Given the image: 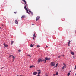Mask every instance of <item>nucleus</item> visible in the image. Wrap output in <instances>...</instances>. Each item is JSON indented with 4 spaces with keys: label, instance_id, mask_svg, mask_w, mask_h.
Returning a JSON list of instances; mask_svg holds the SVG:
<instances>
[{
    "label": "nucleus",
    "instance_id": "1",
    "mask_svg": "<svg viewBox=\"0 0 76 76\" xmlns=\"http://www.w3.org/2000/svg\"><path fill=\"white\" fill-rule=\"evenodd\" d=\"M24 2L25 4H26V5H25V6L24 7V8L26 10V11L27 12V13H28L29 15H30V13H29V12H28V9H27V8L26 7V6H28V4H26V1L25 0H22Z\"/></svg>",
    "mask_w": 76,
    "mask_h": 76
},
{
    "label": "nucleus",
    "instance_id": "2",
    "mask_svg": "<svg viewBox=\"0 0 76 76\" xmlns=\"http://www.w3.org/2000/svg\"><path fill=\"white\" fill-rule=\"evenodd\" d=\"M43 61H44V60L42 59L41 58H39L37 61L38 63H39L40 62H42Z\"/></svg>",
    "mask_w": 76,
    "mask_h": 76
},
{
    "label": "nucleus",
    "instance_id": "3",
    "mask_svg": "<svg viewBox=\"0 0 76 76\" xmlns=\"http://www.w3.org/2000/svg\"><path fill=\"white\" fill-rule=\"evenodd\" d=\"M51 66L54 67L55 66V63L54 62H52L50 64Z\"/></svg>",
    "mask_w": 76,
    "mask_h": 76
},
{
    "label": "nucleus",
    "instance_id": "4",
    "mask_svg": "<svg viewBox=\"0 0 76 76\" xmlns=\"http://www.w3.org/2000/svg\"><path fill=\"white\" fill-rule=\"evenodd\" d=\"M40 18V17L39 16H38L37 17L36 20V21H37L38 20H39V19Z\"/></svg>",
    "mask_w": 76,
    "mask_h": 76
},
{
    "label": "nucleus",
    "instance_id": "5",
    "mask_svg": "<svg viewBox=\"0 0 76 76\" xmlns=\"http://www.w3.org/2000/svg\"><path fill=\"white\" fill-rule=\"evenodd\" d=\"M4 47H5V48H7V47H8V45H7L6 44H4Z\"/></svg>",
    "mask_w": 76,
    "mask_h": 76
},
{
    "label": "nucleus",
    "instance_id": "6",
    "mask_svg": "<svg viewBox=\"0 0 76 76\" xmlns=\"http://www.w3.org/2000/svg\"><path fill=\"white\" fill-rule=\"evenodd\" d=\"M50 59H51V58H48L47 57H46L45 58V60H50Z\"/></svg>",
    "mask_w": 76,
    "mask_h": 76
},
{
    "label": "nucleus",
    "instance_id": "7",
    "mask_svg": "<svg viewBox=\"0 0 76 76\" xmlns=\"http://www.w3.org/2000/svg\"><path fill=\"white\" fill-rule=\"evenodd\" d=\"M33 74L34 75H36L37 74V72H33Z\"/></svg>",
    "mask_w": 76,
    "mask_h": 76
},
{
    "label": "nucleus",
    "instance_id": "8",
    "mask_svg": "<svg viewBox=\"0 0 76 76\" xmlns=\"http://www.w3.org/2000/svg\"><path fill=\"white\" fill-rule=\"evenodd\" d=\"M18 19L15 20V23L16 24H18V21H17Z\"/></svg>",
    "mask_w": 76,
    "mask_h": 76
},
{
    "label": "nucleus",
    "instance_id": "9",
    "mask_svg": "<svg viewBox=\"0 0 76 76\" xmlns=\"http://www.w3.org/2000/svg\"><path fill=\"white\" fill-rule=\"evenodd\" d=\"M35 66H34V65H32L30 66V68H32V67H35Z\"/></svg>",
    "mask_w": 76,
    "mask_h": 76
},
{
    "label": "nucleus",
    "instance_id": "10",
    "mask_svg": "<svg viewBox=\"0 0 76 76\" xmlns=\"http://www.w3.org/2000/svg\"><path fill=\"white\" fill-rule=\"evenodd\" d=\"M72 42V41H69L68 42V46H70V42Z\"/></svg>",
    "mask_w": 76,
    "mask_h": 76
},
{
    "label": "nucleus",
    "instance_id": "11",
    "mask_svg": "<svg viewBox=\"0 0 76 76\" xmlns=\"http://www.w3.org/2000/svg\"><path fill=\"white\" fill-rule=\"evenodd\" d=\"M66 65H64L62 67V69H64V68H66Z\"/></svg>",
    "mask_w": 76,
    "mask_h": 76
},
{
    "label": "nucleus",
    "instance_id": "12",
    "mask_svg": "<svg viewBox=\"0 0 76 76\" xmlns=\"http://www.w3.org/2000/svg\"><path fill=\"white\" fill-rule=\"evenodd\" d=\"M25 15H23L22 17H21V18H25Z\"/></svg>",
    "mask_w": 76,
    "mask_h": 76
},
{
    "label": "nucleus",
    "instance_id": "13",
    "mask_svg": "<svg viewBox=\"0 0 76 76\" xmlns=\"http://www.w3.org/2000/svg\"><path fill=\"white\" fill-rule=\"evenodd\" d=\"M11 44L12 45H13V43H14V41H11Z\"/></svg>",
    "mask_w": 76,
    "mask_h": 76
},
{
    "label": "nucleus",
    "instance_id": "14",
    "mask_svg": "<svg viewBox=\"0 0 76 76\" xmlns=\"http://www.w3.org/2000/svg\"><path fill=\"white\" fill-rule=\"evenodd\" d=\"M71 54H72V55H74V54H75L74 52H71Z\"/></svg>",
    "mask_w": 76,
    "mask_h": 76
},
{
    "label": "nucleus",
    "instance_id": "15",
    "mask_svg": "<svg viewBox=\"0 0 76 76\" xmlns=\"http://www.w3.org/2000/svg\"><path fill=\"white\" fill-rule=\"evenodd\" d=\"M12 57L13 59H15V56H13V55H12Z\"/></svg>",
    "mask_w": 76,
    "mask_h": 76
},
{
    "label": "nucleus",
    "instance_id": "16",
    "mask_svg": "<svg viewBox=\"0 0 76 76\" xmlns=\"http://www.w3.org/2000/svg\"><path fill=\"white\" fill-rule=\"evenodd\" d=\"M34 47V46L33 45H32V44H31L30 45V47Z\"/></svg>",
    "mask_w": 76,
    "mask_h": 76
},
{
    "label": "nucleus",
    "instance_id": "17",
    "mask_svg": "<svg viewBox=\"0 0 76 76\" xmlns=\"http://www.w3.org/2000/svg\"><path fill=\"white\" fill-rule=\"evenodd\" d=\"M37 48H39V47H40V46L39 45H38L37 46Z\"/></svg>",
    "mask_w": 76,
    "mask_h": 76
},
{
    "label": "nucleus",
    "instance_id": "18",
    "mask_svg": "<svg viewBox=\"0 0 76 76\" xmlns=\"http://www.w3.org/2000/svg\"><path fill=\"white\" fill-rule=\"evenodd\" d=\"M58 75V73L57 72L56 73V76H57V75Z\"/></svg>",
    "mask_w": 76,
    "mask_h": 76
},
{
    "label": "nucleus",
    "instance_id": "19",
    "mask_svg": "<svg viewBox=\"0 0 76 76\" xmlns=\"http://www.w3.org/2000/svg\"><path fill=\"white\" fill-rule=\"evenodd\" d=\"M12 55H10V56H9V58H10L11 57H12Z\"/></svg>",
    "mask_w": 76,
    "mask_h": 76
},
{
    "label": "nucleus",
    "instance_id": "20",
    "mask_svg": "<svg viewBox=\"0 0 76 76\" xmlns=\"http://www.w3.org/2000/svg\"><path fill=\"white\" fill-rule=\"evenodd\" d=\"M63 65H64V66H66V64H65V63H63Z\"/></svg>",
    "mask_w": 76,
    "mask_h": 76
},
{
    "label": "nucleus",
    "instance_id": "21",
    "mask_svg": "<svg viewBox=\"0 0 76 76\" xmlns=\"http://www.w3.org/2000/svg\"><path fill=\"white\" fill-rule=\"evenodd\" d=\"M38 72H41V70H37Z\"/></svg>",
    "mask_w": 76,
    "mask_h": 76
},
{
    "label": "nucleus",
    "instance_id": "22",
    "mask_svg": "<svg viewBox=\"0 0 76 76\" xmlns=\"http://www.w3.org/2000/svg\"><path fill=\"white\" fill-rule=\"evenodd\" d=\"M70 75V73H68V76H69Z\"/></svg>",
    "mask_w": 76,
    "mask_h": 76
},
{
    "label": "nucleus",
    "instance_id": "23",
    "mask_svg": "<svg viewBox=\"0 0 76 76\" xmlns=\"http://www.w3.org/2000/svg\"><path fill=\"white\" fill-rule=\"evenodd\" d=\"M41 73V72H39L38 73V74L39 75Z\"/></svg>",
    "mask_w": 76,
    "mask_h": 76
},
{
    "label": "nucleus",
    "instance_id": "24",
    "mask_svg": "<svg viewBox=\"0 0 76 76\" xmlns=\"http://www.w3.org/2000/svg\"><path fill=\"white\" fill-rule=\"evenodd\" d=\"M18 51L20 52L21 51V50H20L19 49L18 50Z\"/></svg>",
    "mask_w": 76,
    "mask_h": 76
},
{
    "label": "nucleus",
    "instance_id": "25",
    "mask_svg": "<svg viewBox=\"0 0 76 76\" xmlns=\"http://www.w3.org/2000/svg\"><path fill=\"white\" fill-rule=\"evenodd\" d=\"M31 13L32 15H33V12H31Z\"/></svg>",
    "mask_w": 76,
    "mask_h": 76
},
{
    "label": "nucleus",
    "instance_id": "26",
    "mask_svg": "<svg viewBox=\"0 0 76 76\" xmlns=\"http://www.w3.org/2000/svg\"><path fill=\"white\" fill-rule=\"evenodd\" d=\"M45 76H48V75H47V74H45Z\"/></svg>",
    "mask_w": 76,
    "mask_h": 76
},
{
    "label": "nucleus",
    "instance_id": "27",
    "mask_svg": "<svg viewBox=\"0 0 76 76\" xmlns=\"http://www.w3.org/2000/svg\"><path fill=\"white\" fill-rule=\"evenodd\" d=\"M1 26L2 27V28H3V24H2Z\"/></svg>",
    "mask_w": 76,
    "mask_h": 76
},
{
    "label": "nucleus",
    "instance_id": "28",
    "mask_svg": "<svg viewBox=\"0 0 76 76\" xmlns=\"http://www.w3.org/2000/svg\"><path fill=\"white\" fill-rule=\"evenodd\" d=\"M44 60L45 61V63L46 62V61H46V60Z\"/></svg>",
    "mask_w": 76,
    "mask_h": 76
},
{
    "label": "nucleus",
    "instance_id": "29",
    "mask_svg": "<svg viewBox=\"0 0 76 76\" xmlns=\"http://www.w3.org/2000/svg\"><path fill=\"white\" fill-rule=\"evenodd\" d=\"M14 13H15V14L17 13V12H14Z\"/></svg>",
    "mask_w": 76,
    "mask_h": 76
},
{
    "label": "nucleus",
    "instance_id": "30",
    "mask_svg": "<svg viewBox=\"0 0 76 76\" xmlns=\"http://www.w3.org/2000/svg\"><path fill=\"white\" fill-rule=\"evenodd\" d=\"M76 69V66H75V68L74 69V70H75Z\"/></svg>",
    "mask_w": 76,
    "mask_h": 76
},
{
    "label": "nucleus",
    "instance_id": "31",
    "mask_svg": "<svg viewBox=\"0 0 76 76\" xmlns=\"http://www.w3.org/2000/svg\"><path fill=\"white\" fill-rule=\"evenodd\" d=\"M29 12H30V13H31V12H32L31 11H30V10H29Z\"/></svg>",
    "mask_w": 76,
    "mask_h": 76
},
{
    "label": "nucleus",
    "instance_id": "32",
    "mask_svg": "<svg viewBox=\"0 0 76 76\" xmlns=\"http://www.w3.org/2000/svg\"><path fill=\"white\" fill-rule=\"evenodd\" d=\"M33 37L34 38H36V36H34Z\"/></svg>",
    "mask_w": 76,
    "mask_h": 76
},
{
    "label": "nucleus",
    "instance_id": "33",
    "mask_svg": "<svg viewBox=\"0 0 76 76\" xmlns=\"http://www.w3.org/2000/svg\"><path fill=\"white\" fill-rule=\"evenodd\" d=\"M35 33H34V34H33V36H35Z\"/></svg>",
    "mask_w": 76,
    "mask_h": 76
},
{
    "label": "nucleus",
    "instance_id": "34",
    "mask_svg": "<svg viewBox=\"0 0 76 76\" xmlns=\"http://www.w3.org/2000/svg\"><path fill=\"white\" fill-rule=\"evenodd\" d=\"M3 68H4V67H2L1 68V70H2V69H3Z\"/></svg>",
    "mask_w": 76,
    "mask_h": 76
},
{
    "label": "nucleus",
    "instance_id": "35",
    "mask_svg": "<svg viewBox=\"0 0 76 76\" xmlns=\"http://www.w3.org/2000/svg\"><path fill=\"white\" fill-rule=\"evenodd\" d=\"M28 56H30V57H31V55H28Z\"/></svg>",
    "mask_w": 76,
    "mask_h": 76
},
{
    "label": "nucleus",
    "instance_id": "36",
    "mask_svg": "<svg viewBox=\"0 0 76 76\" xmlns=\"http://www.w3.org/2000/svg\"><path fill=\"white\" fill-rule=\"evenodd\" d=\"M58 65V63H57V64H56V66H57Z\"/></svg>",
    "mask_w": 76,
    "mask_h": 76
},
{
    "label": "nucleus",
    "instance_id": "37",
    "mask_svg": "<svg viewBox=\"0 0 76 76\" xmlns=\"http://www.w3.org/2000/svg\"><path fill=\"white\" fill-rule=\"evenodd\" d=\"M35 37H34L33 38V39H35V38H34Z\"/></svg>",
    "mask_w": 76,
    "mask_h": 76
},
{
    "label": "nucleus",
    "instance_id": "38",
    "mask_svg": "<svg viewBox=\"0 0 76 76\" xmlns=\"http://www.w3.org/2000/svg\"><path fill=\"white\" fill-rule=\"evenodd\" d=\"M58 58H60V56H58Z\"/></svg>",
    "mask_w": 76,
    "mask_h": 76
},
{
    "label": "nucleus",
    "instance_id": "39",
    "mask_svg": "<svg viewBox=\"0 0 76 76\" xmlns=\"http://www.w3.org/2000/svg\"><path fill=\"white\" fill-rule=\"evenodd\" d=\"M57 67V65L55 66V67Z\"/></svg>",
    "mask_w": 76,
    "mask_h": 76
},
{
    "label": "nucleus",
    "instance_id": "40",
    "mask_svg": "<svg viewBox=\"0 0 76 76\" xmlns=\"http://www.w3.org/2000/svg\"><path fill=\"white\" fill-rule=\"evenodd\" d=\"M55 75H56V74H53V76H55Z\"/></svg>",
    "mask_w": 76,
    "mask_h": 76
},
{
    "label": "nucleus",
    "instance_id": "41",
    "mask_svg": "<svg viewBox=\"0 0 76 76\" xmlns=\"http://www.w3.org/2000/svg\"><path fill=\"white\" fill-rule=\"evenodd\" d=\"M63 57H64V55H63Z\"/></svg>",
    "mask_w": 76,
    "mask_h": 76
},
{
    "label": "nucleus",
    "instance_id": "42",
    "mask_svg": "<svg viewBox=\"0 0 76 76\" xmlns=\"http://www.w3.org/2000/svg\"><path fill=\"white\" fill-rule=\"evenodd\" d=\"M75 56H73V58H74Z\"/></svg>",
    "mask_w": 76,
    "mask_h": 76
},
{
    "label": "nucleus",
    "instance_id": "43",
    "mask_svg": "<svg viewBox=\"0 0 76 76\" xmlns=\"http://www.w3.org/2000/svg\"><path fill=\"white\" fill-rule=\"evenodd\" d=\"M0 29H1V27H0Z\"/></svg>",
    "mask_w": 76,
    "mask_h": 76
},
{
    "label": "nucleus",
    "instance_id": "44",
    "mask_svg": "<svg viewBox=\"0 0 76 76\" xmlns=\"http://www.w3.org/2000/svg\"><path fill=\"white\" fill-rule=\"evenodd\" d=\"M46 47H48V46H46Z\"/></svg>",
    "mask_w": 76,
    "mask_h": 76
},
{
    "label": "nucleus",
    "instance_id": "45",
    "mask_svg": "<svg viewBox=\"0 0 76 76\" xmlns=\"http://www.w3.org/2000/svg\"><path fill=\"white\" fill-rule=\"evenodd\" d=\"M17 76H18V75H17Z\"/></svg>",
    "mask_w": 76,
    "mask_h": 76
}]
</instances>
